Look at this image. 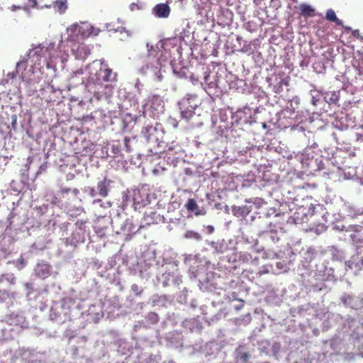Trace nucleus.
Returning a JSON list of instances; mask_svg holds the SVG:
<instances>
[{
  "label": "nucleus",
  "mask_w": 363,
  "mask_h": 363,
  "mask_svg": "<svg viewBox=\"0 0 363 363\" xmlns=\"http://www.w3.org/2000/svg\"><path fill=\"white\" fill-rule=\"evenodd\" d=\"M156 128L152 127V125L146 126L143 128L142 133L147 141H150L152 140V135L153 134L154 132H156Z\"/></svg>",
  "instance_id": "ddd939ff"
},
{
  "label": "nucleus",
  "mask_w": 363,
  "mask_h": 363,
  "mask_svg": "<svg viewBox=\"0 0 363 363\" xmlns=\"http://www.w3.org/2000/svg\"><path fill=\"white\" fill-rule=\"evenodd\" d=\"M154 11L159 18H167L170 13V8L167 4H159L155 6Z\"/></svg>",
  "instance_id": "0eeeda50"
},
{
  "label": "nucleus",
  "mask_w": 363,
  "mask_h": 363,
  "mask_svg": "<svg viewBox=\"0 0 363 363\" xmlns=\"http://www.w3.org/2000/svg\"><path fill=\"white\" fill-rule=\"evenodd\" d=\"M86 191L91 197H94L97 194L96 190L93 187H88Z\"/></svg>",
  "instance_id": "b1692460"
},
{
  "label": "nucleus",
  "mask_w": 363,
  "mask_h": 363,
  "mask_svg": "<svg viewBox=\"0 0 363 363\" xmlns=\"http://www.w3.org/2000/svg\"><path fill=\"white\" fill-rule=\"evenodd\" d=\"M258 274H259V275H262L263 273H262V272H259Z\"/></svg>",
  "instance_id": "72a5a7b5"
},
{
  "label": "nucleus",
  "mask_w": 363,
  "mask_h": 363,
  "mask_svg": "<svg viewBox=\"0 0 363 363\" xmlns=\"http://www.w3.org/2000/svg\"><path fill=\"white\" fill-rule=\"evenodd\" d=\"M68 32L75 33L80 35L82 38H88L90 35H97L99 30L95 29L92 26L86 23H82V25L73 24L70 26L68 29Z\"/></svg>",
  "instance_id": "7ed1b4c3"
},
{
  "label": "nucleus",
  "mask_w": 363,
  "mask_h": 363,
  "mask_svg": "<svg viewBox=\"0 0 363 363\" xmlns=\"http://www.w3.org/2000/svg\"><path fill=\"white\" fill-rule=\"evenodd\" d=\"M325 18L327 20L334 22L338 26L342 25V21L336 16L335 12L333 9L327 11Z\"/></svg>",
  "instance_id": "9b49d317"
},
{
  "label": "nucleus",
  "mask_w": 363,
  "mask_h": 363,
  "mask_svg": "<svg viewBox=\"0 0 363 363\" xmlns=\"http://www.w3.org/2000/svg\"><path fill=\"white\" fill-rule=\"evenodd\" d=\"M131 290L135 292L137 296H140L142 294V291L139 289V287L137 284H133L131 286Z\"/></svg>",
  "instance_id": "5701e85b"
},
{
  "label": "nucleus",
  "mask_w": 363,
  "mask_h": 363,
  "mask_svg": "<svg viewBox=\"0 0 363 363\" xmlns=\"http://www.w3.org/2000/svg\"><path fill=\"white\" fill-rule=\"evenodd\" d=\"M101 199H95L94 200L93 203H101Z\"/></svg>",
  "instance_id": "473e14b6"
},
{
  "label": "nucleus",
  "mask_w": 363,
  "mask_h": 363,
  "mask_svg": "<svg viewBox=\"0 0 363 363\" xmlns=\"http://www.w3.org/2000/svg\"><path fill=\"white\" fill-rule=\"evenodd\" d=\"M20 9H23V6H16V5H13L11 6V10L13 11H16V10H20Z\"/></svg>",
  "instance_id": "393cba45"
},
{
  "label": "nucleus",
  "mask_w": 363,
  "mask_h": 363,
  "mask_svg": "<svg viewBox=\"0 0 363 363\" xmlns=\"http://www.w3.org/2000/svg\"><path fill=\"white\" fill-rule=\"evenodd\" d=\"M35 54L37 55H40V54H43L45 56L47 55V54H49L50 53L49 49L48 48H38L35 50Z\"/></svg>",
  "instance_id": "412c9836"
},
{
  "label": "nucleus",
  "mask_w": 363,
  "mask_h": 363,
  "mask_svg": "<svg viewBox=\"0 0 363 363\" xmlns=\"http://www.w3.org/2000/svg\"><path fill=\"white\" fill-rule=\"evenodd\" d=\"M147 319L151 324H156L159 321V316L156 313L150 312L147 314Z\"/></svg>",
  "instance_id": "a211bd4d"
},
{
  "label": "nucleus",
  "mask_w": 363,
  "mask_h": 363,
  "mask_svg": "<svg viewBox=\"0 0 363 363\" xmlns=\"http://www.w3.org/2000/svg\"><path fill=\"white\" fill-rule=\"evenodd\" d=\"M49 274V268L47 267L46 272H43V275H48Z\"/></svg>",
  "instance_id": "2f4dec72"
},
{
  "label": "nucleus",
  "mask_w": 363,
  "mask_h": 363,
  "mask_svg": "<svg viewBox=\"0 0 363 363\" xmlns=\"http://www.w3.org/2000/svg\"><path fill=\"white\" fill-rule=\"evenodd\" d=\"M96 72H91L89 75V86L94 85L95 86L94 91L100 92L97 86L100 88L107 87L104 85L106 82H112L116 81L117 74L113 72L112 69L108 67V65L104 62H100L97 65Z\"/></svg>",
  "instance_id": "f257e3e1"
},
{
  "label": "nucleus",
  "mask_w": 363,
  "mask_h": 363,
  "mask_svg": "<svg viewBox=\"0 0 363 363\" xmlns=\"http://www.w3.org/2000/svg\"><path fill=\"white\" fill-rule=\"evenodd\" d=\"M238 358L243 362L247 363L249 358L250 354L247 352H240L238 355Z\"/></svg>",
  "instance_id": "aec40b11"
},
{
  "label": "nucleus",
  "mask_w": 363,
  "mask_h": 363,
  "mask_svg": "<svg viewBox=\"0 0 363 363\" xmlns=\"http://www.w3.org/2000/svg\"><path fill=\"white\" fill-rule=\"evenodd\" d=\"M52 6L60 13H64L68 8L67 0H57L52 4L46 6L47 8H51Z\"/></svg>",
  "instance_id": "6e6552de"
},
{
  "label": "nucleus",
  "mask_w": 363,
  "mask_h": 363,
  "mask_svg": "<svg viewBox=\"0 0 363 363\" xmlns=\"http://www.w3.org/2000/svg\"><path fill=\"white\" fill-rule=\"evenodd\" d=\"M184 237L188 239H194L196 240H201L202 239L200 234L192 230L186 231Z\"/></svg>",
  "instance_id": "dca6fc26"
},
{
  "label": "nucleus",
  "mask_w": 363,
  "mask_h": 363,
  "mask_svg": "<svg viewBox=\"0 0 363 363\" xmlns=\"http://www.w3.org/2000/svg\"><path fill=\"white\" fill-rule=\"evenodd\" d=\"M326 101L330 104H336L340 99L339 94L335 91L327 93L325 96Z\"/></svg>",
  "instance_id": "f8f14e48"
},
{
  "label": "nucleus",
  "mask_w": 363,
  "mask_h": 363,
  "mask_svg": "<svg viewBox=\"0 0 363 363\" xmlns=\"http://www.w3.org/2000/svg\"><path fill=\"white\" fill-rule=\"evenodd\" d=\"M232 211L235 216L245 217L251 212L252 209L251 206H233Z\"/></svg>",
  "instance_id": "9d476101"
},
{
  "label": "nucleus",
  "mask_w": 363,
  "mask_h": 363,
  "mask_svg": "<svg viewBox=\"0 0 363 363\" xmlns=\"http://www.w3.org/2000/svg\"><path fill=\"white\" fill-rule=\"evenodd\" d=\"M37 5V0H28L27 4L23 6V10H28L30 8H35Z\"/></svg>",
  "instance_id": "6ab92c4d"
},
{
  "label": "nucleus",
  "mask_w": 363,
  "mask_h": 363,
  "mask_svg": "<svg viewBox=\"0 0 363 363\" xmlns=\"http://www.w3.org/2000/svg\"><path fill=\"white\" fill-rule=\"evenodd\" d=\"M52 204H58L59 203V200L57 199V196H54L52 201H51Z\"/></svg>",
  "instance_id": "bb28decb"
},
{
  "label": "nucleus",
  "mask_w": 363,
  "mask_h": 363,
  "mask_svg": "<svg viewBox=\"0 0 363 363\" xmlns=\"http://www.w3.org/2000/svg\"><path fill=\"white\" fill-rule=\"evenodd\" d=\"M112 183L113 181L106 177H104L102 180L99 181L96 186L98 194L103 198L107 197Z\"/></svg>",
  "instance_id": "39448f33"
},
{
  "label": "nucleus",
  "mask_w": 363,
  "mask_h": 363,
  "mask_svg": "<svg viewBox=\"0 0 363 363\" xmlns=\"http://www.w3.org/2000/svg\"><path fill=\"white\" fill-rule=\"evenodd\" d=\"M300 14L304 17H313L315 16V9L310 5L301 4L299 6Z\"/></svg>",
  "instance_id": "1a4fd4ad"
},
{
  "label": "nucleus",
  "mask_w": 363,
  "mask_h": 363,
  "mask_svg": "<svg viewBox=\"0 0 363 363\" xmlns=\"http://www.w3.org/2000/svg\"><path fill=\"white\" fill-rule=\"evenodd\" d=\"M186 208L191 212H194L198 209L199 206L196 201L194 199H189L185 204Z\"/></svg>",
  "instance_id": "2eb2a0df"
},
{
  "label": "nucleus",
  "mask_w": 363,
  "mask_h": 363,
  "mask_svg": "<svg viewBox=\"0 0 363 363\" xmlns=\"http://www.w3.org/2000/svg\"><path fill=\"white\" fill-rule=\"evenodd\" d=\"M123 143H124V145H125L126 151L130 152L131 149H130V138L125 137L123 140Z\"/></svg>",
  "instance_id": "4be33fe9"
},
{
  "label": "nucleus",
  "mask_w": 363,
  "mask_h": 363,
  "mask_svg": "<svg viewBox=\"0 0 363 363\" xmlns=\"http://www.w3.org/2000/svg\"><path fill=\"white\" fill-rule=\"evenodd\" d=\"M77 51L78 52L77 54V57L81 58L87 54V48L83 44L78 45Z\"/></svg>",
  "instance_id": "f3484780"
},
{
  "label": "nucleus",
  "mask_w": 363,
  "mask_h": 363,
  "mask_svg": "<svg viewBox=\"0 0 363 363\" xmlns=\"http://www.w3.org/2000/svg\"><path fill=\"white\" fill-rule=\"evenodd\" d=\"M208 231H209L210 233H212L213 231V230H214L213 227L211 226V225H209L208 227Z\"/></svg>",
  "instance_id": "7c9ffc66"
},
{
  "label": "nucleus",
  "mask_w": 363,
  "mask_h": 363,
  "mask_svg": "<svg viewBox=\"0 0 363 363\" xmlns=\"http://www.w3.org/2000/svg\"><path fill=\"white\" fill-rule=\"evenodd\" d=\"M72 192L74 196L76 197L79 194V190L76 188L71 189L69 188H61L60 190L58 195L60 197L64 198L65 194H67L68 193Z\"/></svg>",
  "instance_id": "4468645a"
},
{
  "label": "nucleus",
  "mask_w": 363,
  "mask_h": 363,
  "mask_svg": "<svg viewBox=\"0 0 363 363\" xmlns=\"http://www.w3.org/2000/svg\"><path fill=\"white\" fill-rule=\"evenodd\" d=\"M250 50V45H245L242 48V51L243 52H249Z\"/></svg>",
  "instance_id": "c756f323"
},
{
  "label": "nucleus",
  "mask_w": 363,
  "mask_h": 363,
  "mask_svg": "<svg viewBox=\"0 0 363 363\" xmlns=\"http://www.w3.org/2000/svg\"><path fill=\"white\" fill-rule=\"evenodd\" d=\"M314 213L315 206L313 204H311L308 209L303 206H301L296 209L292 218L295 223L299 224L306 222L308 220V215L310 214L311 216H313Z\"/></svg>",
  "instance_id": "20e7f679"
},
{
  "label": "nucleus",
  "mask_w": 363,
  "mask_h": 363,
  "mask_svg": "<svg viewBox=\"0 0 363 363\" xmlns=\"http://www.w3.org/2000/svg\"><path fill=\"white\" fill-rule=\"evenodd\" d=\"M147 103L150 104L151 108L157 111H161L164 108V101L162 97L157 94L149 96Z\"/></svg>",
  "instance_id": "423d86ee"
},
{
  "label": "nucleus",
  "mask_w": 363,
  "mask_h": 363,
  "mask_svg": "<svg viewBox=\"0 0 363 363\" xmlns=\"http://www.w3.org/2000/svg\"><path fill=\"white\" fill-rule=\"evenodd\" d=\"M138 194H140V191H138V192H135V193H134L133 199H134V202H135V203H140V201L138 200V198H137V196H136Z\"/></svg>",
  "instance_id": "a878e982"
},
{
  "label": "nucleus",
  "mask_w": 363,
  "mask_h": 363,
  "mask_svg": "<svg viewBox=\"0 0 363 363\" xmlns=\"http://www.w3.org/2000/svg\"><path fill=\"white\" fill-rule=\"evenodd\" d=\"M201 104L200 99L195 94H186L179 102V109L183 118L189 120L194 115V111Z\"/></svg>",
  "instance_id": "f03ea898"
},
{
  "label": "nucleus",
  "mask_w": 363,
  "mask_h": 363,
  "mask_svg": "<svg viewBox=\"0 0 363 363\" xmlns=\"http://www.w3.org/2000/svg\"><path fill=\"white\" fill-rule=\"evenodd\" d=\"M82 72L77 71V72H74V74L72 75L71 79H74V77H78L79 75H82Z\"/></svg>",
  "instance_id": "cd10ccee"
},
{
  "label": "nucleus",
  "mask_w": 363,
  "mask_h": 363,
  "mask_svg": "<svg viewBox=\"0 0 363 363\" xmlns=\"http://www.w3.org/2000/svg\"><path fill=\"white\" fill-rule=\"evenodd\" d=\"M284 84V85H288V83L285 80V79H281L279 82V87H281V86Z\"/></svg>",
  "instance_id": "c85d7f7f"
}]
</instances>
